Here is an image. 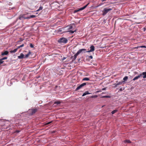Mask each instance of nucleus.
<instances>
[{
    "mask_svg": "<svg viewBox=\"0 0 146 146\" xmlns=\"http://www.w3.org/2000/svg\"><path fill=\"white\" fill-rule=\"evenodd\" d=\"M68 39L62 37L59 39L58 41L59 43H63L66 44L68 42Z\"/></svg>",
    "mask_w": 146,
    "mask_h": 146,
    "instance_id": "1",
    "label": "nucleus"
},
{
    "mask_svg": "<svg viewBox=\"0 0 146 146\" xmlns=\"http://www.w3.org/2000/svg\"><path fill=\"white\" fill-rule=\"evenodd\" d=\"M38 110L37 108L31 109L29 110V112L30 115H33L36 113Z\"/></svg>",
    "mask_w": 146,
    "mask_h": 146,
    "instance_id": "2",
    "label": "nucleus"
},
{
    "mask_svg": "<svg viewBox=\"0 0 146 146\" xmlns=\"http://www.w3.org/2000/svg\"><path fill=\"white\" fill-rule=\"evenodd\" d=\"M113 9V7H112L111 8H105L104 9L103 15H105L109 11L112 10Z\"/></svg>",
    "mask_w": 146,
    "mask_h": 146,
    "instance_id": "3",
    "label": "nucleus"
},
{
    "mask_svg": "<svg viewBox=\"0 0 146 146\" xmlns=\"http://www.w3.org/2000/svg\"><path fill=\"white\" fill-rule=\"evenodd\" d=\"M89 3H88L87 4H86V5L83 7L80 8L79 9H77V10H75L74 11V13H76L78 12L79 11H82L89 4Z\"/></svg>",
    "mask_w": 146,
    "mask_h": 146,
    "instance_id": "4",
    "label": "nucleus"
},
{
    "mask_svg": "<svg viewBox=\"0 0 146 146\" xmlns=\"http://www.w3.org/2000/svg\"><path fill=\"white\" fill-rule=\"evenodd\" d=\"M86 83H83L80 85L79 86H78L76 89L75 90L76 91H77L78 90H79V89L82 88L84 86L86 85Z\"/></svg>",
    "mask_w": 146,
    "mask_h": 146,
    "instance_id": "5",
    "label": "nucleus"
},
{
    "mask_svg": "<svg viewBox=\"0 0 146 146\" xmlns=\"http://www.w3.org/2000/svg\"><path fill=\"white\" fill-rule=\"evenodd\" d=\"M90 50L86 51V52H92L95 50V47L93 45H92L90 47Z\"/></svg>",
    "mask_w": 146,
    "mask_h": 146,
    "instance_id": "6",
    "label": "nucleus"
},
{
    "mask_svg": "<svg viewBox=\"0 0 146 146\" xmlns=\"http://www.w3.org/2000/svg\"><path fill=\"white\" fill-rule=\"evenodd\" d=\"M62 102L60 101H55L54 102V106H56L60 104V103H62Z\"/></svg>",
    "mask_w": 146,
    "mask_h": 146,
    "instance_id": "7",
    "label": "nucleus"
},
{
    "mask_svg": "<svg viewBox=\"0 0 146 146\" xmlns=\"http://www.w3.org/2000/svg\"><path fill=\"white\" fill-rule=\"evenodd\" d=\"M18 58L20 59H22L25 58L24 55L23 53H21L20 55L18 56Z\"/></svg>",
    "mask_w": 146,
    "mask_h": 146,
    "instance_id": "8",
    "label": "nucleus"
},
{
    "mask_svg": "<svg viewBox=\"0 0 146 146\" xmlns=\"http://www.w3.org/2000/svg\"><path fill=\"white\" fill-rule=\"evenodd\" d=\"M27 18V17H25V15L24 14L22 15H20L19 17V19L20 20L22 18H23L24 19H29V18Z\"/></svg>",
    "mask_w": 146,
    "mask_h": 146,
    "instance_id": "9",
    "label": "nucleus"
},
{
    "mask_svg": "<svg viewBox=\"0 0 146 146\" xmlns=\"http://www.w3.org/2000/svg\"><path fill=\"white\" fill-rule=\"evenodd\" d=\"M141 76V74H139L138 76H136L134 77L133 79V80L134 81L135 80H136L138 79L139 78H140V77Z\"/></svg>",
    "mask_w": 146,
    "mask_h": 146,
    "instance_id": "10",
    "label": "nucleus"
},
{
    "mask_svg": "<svg viewBox=\"0 0 146 146\" xmlns=\"http://www.w3.org/2000/svg\"><path fill=\"white\" fill-rule=\"evenodd\" d=\"M79 54V53L78 52H77L76 53V54H74V56L73 57V60H75L77 58V56Z\"/></svg>",
    "mask_w": 146,
    "mask_h": 146,
    "instance_id": "11",
    "label": "nucleus"
},
{
    "mask_svg": "<svg viewBox=\"0 0 146 146\" xmlns=\"http://www.w3.org/2000/svg\"><path fill=\"white\" fill-rule=\"evenodd\" d=\"M122 82H119L117 83L114 84V85H115V86H114V88H115L116 87H117V86L120 85H121L122 84Z\"/></svg>",
    "mask_w": 146,
    "mask_h": 146,
    "instance_id": "12",
    "label": "nucleus"
},
{
    "mask_svg": "<svg viewBox=\"0 0 146 146\" xmlns=\"http://www.w3.org/2000/svg\"><path fill=\"white\" fill-rule=\"evenodd\" d=\"M86 50V49L82 48L81 49H80L78 50V51L77 52L79 54L81 53L83 51H85Z\"/></svg>",
    "mask_w": 146,
    "mask_h": 146,
    "instance_id": "13",
    "label": "nucleus"
},
{
    "mask_svg": "<svg viewBox=\"0 0 146 146\" xmlns=\"http://www.w3.org/2000/svg\"><path fill=\"white\" fill-rule=\"evenodd\" d=\"M141 76L143 75V78H146V72H143L142 73H141Z\"/></svg>",
    "mask_w": 146,
    "mask_h": 146,
    "instance_id": "14",
    "label": "nucleus"
},
{
    "mask_svg": "<svg viewBox=\"0 0 146 146\" xmlns=\"http://www.w3.org/2000/svg\"><path fill=\"white\" fill-rule=\"evenodd\" d=\"M9 52L7 51H5L3 52H2L1 54L2 55H6L8 54Z\"/></svg>",
    "mask_w": 146,
    "mask_h": 146,
    "instance_id": "15",
    "label": "nucleus"
},
{
    "mask_svg": "<svg viewBox=\"0 0 146 146\" xmlns=\"http://www.w3.org/2000/svg\"><path fill=\"white\" fill-rule=\"evenodd\" d=\"M90 94H91V93L88 92V91H86L82 94V96H84L86 95Z\"/></svg>",
    "mask_w": 146,
    "mask_h": 146,
    "instance_id": "16",
    "label": "nucleus"
},
{
    "mask_svg": "<svg viewBox=\"0 0 146 146\" xmlns=\"http://www.w3.org/2000/svg\"><path fill=\"white\" fill-rule=\"evenodd\" d=\"M89 80L90 78L87 77L84 78H83L82 80V81H89Z\"/></svg>",
    "mask_w": 146,
    "mask_h": 146,
    "instance_id": "17",
    "label": "nucleus"
},
{
    "mask_svg": "<svg viewBox=\"0 0 146 146\" xmlns=\"http://www.w3.org/2000/svg\"><path fill=\"white\" fill-rule=\"evenodd\" d=\"M30 54H31V52L29 51V52H28V53L27 54L25 55V58H27L29 56V55Z\"/></svg>",
    "mask_w": 146,
    "mask_h": 146,
    "instance_id": "18",
    "label": "nucleus"
},
{
    "mask_svg": "<svg viewBox=\"0 0 146 146\" xmlns=\"http://www.w3.org/2000/svg\"><path fill=\"white\" fill-rule=\"evenodd\" d=\"M17 50V49L16 48V49H14V50H13L10 51V52L11 53H15V52H16Z\"/></svg>",
    "mask_w": 146,
    "mask_h": 146,
    "instance_id": "19",
    "label": "nucleus"
},
{
    "mask_svg": "<svg viewBox=\"0 0 146 146\" xmlns=\"http://www.w3.org/2000/svg\"><path fill=\"white\" fill-rule=\"evenodd\" d=\"M36 17V16L34 15H31L30 17H27L26 18H29V19H30L31 18H34Z\"/></svg>",
    "mask_w": 146,
    "mask_h": 146,
    "instance_id": "20",
    "label": "nucleus"
},
{
    "mask_svg": "<svg viewBox=\"0 0 146 146\" xmlns=\"http://www.w3.org/2000/svg\"><path fill=\"white\" fill-rule=\"evenodd\" d=\"M117 110H113V111H112L111 113L112 114H114L115 113L117 112Z\"/></svg>",
    "mask_w": 146,
    "mask_h": 146,
    "instance_id": "21",
    "label": "nucleus"
},
{
    "mask_svg": "<svg viewBox=\"0 0 146 146\" xmlns=\"http://www.w3.org/2000/svg\"><path fill=\"white\" fill-rule=\"evenodd\" d=\"M7 58V57H3V58L0 59V61H1V62H3V60H4L6 59Z\"/></svg>",
    "mask_w": 146,
    "mask_h": 146,
    "instance_id": "22",
    "label": "nucleus"
},
{
    "mask_svg": "<svg viewBox=\"0 0 146 146\" xmlns=\"http://www.w3.org/2000/svg\"><path fill=\"white\" fill-rule=\"evenodd\" d=\"M125 143H131V141L129 140H125L124 141Z\"/></svg>",
    "mask_w": 146,
    "mask_h": 146,
    "instance_id": "23",
    "label": "nucleus"
},
{
    "mask_svg": "<svg viewBox=\"0 0 146 146\" xmlns=\"http://www.w3.org/2000/svg\"><path fill=\"white\" fill-rule=\"evenodd\" d=\"M43 7L42 6H40L39 7V9L37 10V11H39L40 10H41L42 9Z\"/></svg>",
    "mask_w": 146,
    "mask_h": 146,
    "instance_id": "24",
    "label": "nucleus"
},
{
    "mask_svg": "<svg viewBox=\"0 0 146 146\" xmlns=\"http://www.w3.org/2000/svg\"><path fill=\"white\" fill-rule=\"evenodd\" d=\"M127 79H128V77H127V76H126L125 77L123 78V80L124 81H126L127 80Z\"/></svg>",
    "mask_w": 146,
    "mask_h": 146,
    "instance_id": "25",
    "label": "nucleus"
},
{
    "mask_svg": "<svg viewBox=\"0 0 146 146\" xmlns=\"http://www.w3.org/2000/svg\"><path fill=\"white\" fill-rule=\"evenodd\" d=\"M98 97V96L97 95H95L94 96H92L90 97L91 98H96Z\"/></svg>",
    "mask_w": 146,
    "mask_h": 146,
    "instance_id": "26",
    "label": "nucleus"
},
{
    "mask_svg": "<svg viewBox=\"0 0 146 146\" xmlns=\"http://www.w3.org/2000/svg\"><path fill=\"white\" fill-rule=\"evenodd\" d=\"M72 28V25H70V26H69V28H68V30H70Z\"/></svg>",
    "mask_w": 146,
    "mask_h": 146,
    "instance_id": "27",
    "label": "nucleus"
},
{
    "mask_svg": "<svg viewBox=\"0 0 146 146\" xmlns=\"http://www.w3.org/2000/svg\"><path fill=\"white\" fill-rule=\"evenodd\" d=\"M76 31V30H75L74 31H72L71 30H70L69 31V32L73 34L74 33V32H75Z\"/></svg>",
    "mask_w": 146,
    "mask_h": 146,
    "instance_id": "28",
    "label": "nucleus"
},
{
    "mask_svg": "<svg viewBox=\"0 0 146 146\" xmlns=\"http://www.w3.org/2000/svg\"><path fill=\"white\" fill-rule=\"evenodd\" d=\"M146 48V47L145 46H138L137 48Z\"/></svg>",
    "mask_w": 146,
    "mask_h": 146,
    "instance_id": "29",
    "label": "nucleus"
},
{
    "mask_svg": "<svg viewBox=\"0 0 146 146\" xmlns=\"http://www.w3.org/2000/svg\"><path fill=\"white\" fill-rule=\"evenodd\" d=\"M52 122L51 121H50L48 122H47L45 124V125H48L50 123Z\"/></svg>",
    "mask_w": 146,
    "mask_h": 146,
    "instance_id": "30",
    "label": "nucleus"
},
{
    "mask_svg": "<svg viewBox=\"0 0 146 146\" xmlns=\"http://www.w3.org/2000/svg\"><path fill=\"white\" fill-rule=\"evenodd\" d=\"M103 98H110V96H104L103 97Z\"/></svg>",
    "mask_w": 146,
    "mask_h": 146,
    "instance_id": "31",
    "label": "nucleus"
},
{
    "mask_svg": "<svg viewBox=\"0 0 146 146\" xmlns=\"http://www.w3.org/2000/svg\"><path fill=\"white\" fill-rule=\"evenodd\" d=\"M30 46L31 47V48H33L34 47V46L33 45L31 44V43H30Z\"/></svg>",
    "mask_w": 146,
    "mask_h": 146,
    "instance_id": "32",
    "label": "nucleus"
},
{
    "mask_svg": "<svg viewBox=\"0 0 146 146\" xmlns=\"http://www.w3.org/2000/svg\"><path fill=\"white\" fill-rule=\"evenodd\" d=\"M88 58L91 59H92L93 58V56H89Z\"/></svg>",
    "mask_w": 146,
    "mask_h": 146,
    "instance_id": "33",
    "label": "nucleus"
},
{
    "mask_svg": "<svg viewBox=\"0 0 146 146\" xmlns=\"http://www.w3.org/2000/svg\"><path fill=\"white\" fill-rule=\"evenodd\" d=\"M24 44H22L20 45V48H21V47H23L24 46Z\"/></svg>",
    "mask_w": 146,
    "mask_h": 146,
    "instance_id": "34",
    "label": "nucleus"
},
{
    "mask_svg": "<svg viewBox=\"0 0 146 146\" xmlns=\"http://www.w3.org/2000/svg\"><path fill=\"white\" fill-rule=\"evenodd\" d=\"M20 41H19L18 42H20L21 41H22L23 40V39L22 38H20Z\"/></svg>",
    "mask_w": 146,
    "mask_h": 146,
    "instance_id": "35",
    "label": "nucleus"
},
{
    "mask_svg": "<svg viewBox=\"0 0 146 146\" xmlns=\"http://www.w3.org/2000/svg\"><path fill=\"white\" fill-rule=\"evenodd\" d=\"M119 91H120V92L122 91H123L122 88H120L119 89Z\"/></svg>",
    "mask_w": 146,
    "mask_h": 146,
    "instance_id": "36",
    "label": "nucleus"
},
{
    "mask_svg": "<svg viewBox=\"0 0 146 146\" xmlns=\"http://www.w3.org/2000/svg\"><path fill=\"white\" fill-rule=\"evenodd\" d=\"M20 48H20V46H18L16 48L17 49V50H18V49H19Z\"/></svg>",
    "mask_w": 146,
    "mask_h": 146,
    "instance_id": "37",
    "label": "nucleus"
},
{
    "mask_svg": "<svg viewBox=\"0 0 146 146\" xmlns=\"http://www.w3.org/2000/svg\"><path fill=\"white\" fill-rule=\"evenodd\" d=\"M106 89V88H102V90H105Z\"/></svg>",
    "mask_w": 146,
    "mask_h": 146,
    "instance_id": "38",
    "label": "nucleus"
},
{
    "mask_svg": "<svg viewBox=\"0 0 146 146\" xmlns=\"http://www.w3.org/2000/svg\"><path fill=\"white\" fill-rule=\"evenodd\" d=\"M106 0H101V1H102V2H104V1H106Z\"/></svg>",
    "mask_w": 146,
    "mask_h": 146,
    "instance_id": "39",
    "label": "nucleus"
},
{
    "mask_svg": "<svg viewBox=\"0 0 146 146\" xmlns=\"http://www.w3.org/2000/svg\"><path fill=\"white\" fill-rule=\"evenodd\" d=\"M66 58L64 57L63 60Z\"/></svg>",
    "mask_w": 146,
    "mask_h": 146,
    "instance_id": "40",
    "label": "nucleus"
}]
</instances>
